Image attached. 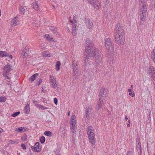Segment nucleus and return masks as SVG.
I'll list each match as a JSON object with an SVG mask.
<instances>
[{"label":"nucleus","mask_w":155,"mask_h":155,"mask_svg":"<svg viewBox=\"0 0 155 155\" xmlns=\"http://www.w3.org/2000/svg\"><path fill=\"white\" fill-rule=\"evenodd\" d=\"M108 0H105V2H107Z\"/></svg>","instance_id":"58"},{"label":"nucleus","mask_w":155,"mask_h":155,"mask_svg":"<svg viewBox=\"0 0 155 155\" xmlns=\"http://www.w3.org/2000/svg\"><path fill=\"white\" fill-rule=\"evenodd\" d=\"M21 139L23 141H25L26 140L27 138L26 137H21Z\"/></svg>","instance_id":"45"},{"label":"nucleus","mask_w":155,"mask_h":155,"mask_svg":"<svg viewBox=\"0 0 155 155\" xmlns=\"http://www.w3.org/2000/svg\"><path fill=\"white\" fill-rule=\"evenodd\" d=\"M38 2H33L31 4L33 8L36 10H38L39 8L38 4Z\"/></svg>","instance_id":"19"},{"label":"nucleus","mask_w":155,"mask_h":155,"mask_svg":"<svg viewBox=\"0 0 155 155\" xmlns=\"http://www.w3.org/2000/svg\"><path fill=\"white\" fill-rule=\"evenodd\" d=\"M76 24H73L72 25V34L74 36H75L77 34V29Z\"/></svg>","instance_id":"21"},{"label":"nucleus","mask_w":155,"mask_h":155,"mask_svg":"<svg viewBox=\"0 0 155 155\" xmlns=\"http://www.w3.org/2000/svg\"><path fill=\"white\" fill-rule=\"evenodd\" d=\"M123 28L121 24L118 23L115 26L114 30V41L118 45H123L125 41Z\"/></svg>","instance_id":"1"},{"label":"nucleus","mask_w":155,"mask_h":155,"mask_svg":"<svg viewBox=\"0 0 155 155\" xmlns=\"http://www.w3.org/2000/svg\"><path fill=\"white\" fill-rule=\"evenodd\" d=\"M132 89H128V91L129 92V95L130 96H132V97H133L134 96L135 94L133 92V94H132Z\"/></svg>","instance_id":"37"},{"label":"nucleus","mask_w":155,"mask_h":155,"mask_svg":"<svg viewBox=\"0 0 155 155\" xmlns=\"http://www.w3.org/2000/svg\"><path fill=\"white\" fill-rule=\"evenodd\" d=\"M127 126L128 127H130V124H129V123H128V124H127Z\"/></svg>","instance_id":"54"},{"label":"nucleus","mask_w":155,"mask_h":155,"mask_svg":"<svg viewBox=\"0 0 155 155\" xmlns=\"http://www.w3.org/2000/svg\"><path fill=\"white\" fill-rule=\"evenodd\" d=\"M107 93L106 89L102 87L99 93V99L97 104V105L96 109L99 110L101 108L103 107L104 106V102L106 100Z\"/></svg>","instance_id":"3"},{"label":"nucleus","mask_w":155,"mask_h":155,"mask_svg":"<svg viewBox=\"0 0 155 155\" xmlns=\"http://www.w3.org/2000/svg\"><path fill=\"white\" fill-rule=\"evenodd\" d=\"M40 144L38 142H36L34 146H31V148L34 152H39L41 147L39 146Z\"/></svg>","instance_id":"12"},{"label":"nucleus","mask_w":155,"mask_h":155,"mask_svg":"<svg viewBox=\"0 0 155 155\" xmlns=\"http://www.w3.org/2000/svg\"><path fill=\"white\" fill-rule=\"evenodd\" d=\"M3 75L4 77L6 79L9 80L10 79L11 77L8 73L6 74L4 73L3 74Z\"/></svg>","instance_id":"29"},{"label":"nucleus","mask_w":155,"mask_h":155,"mask_svg":"<svg viewBox=\"0 0 155 155\" xmlns=\"http://www.w3.org/2000/svg\"><path fill=\"white\" fill-rule=\"evenodd\" d=\"M61 134H65L66 132V130L65 129V127H64V125H63V126L61 125V128L60 129Z\"/></svg>","instance_id":"27"},{"label":"nucleus","mask_w":155,"mask_h":155,"mask_svg":"<svg viewBox=\"0 0 155 155\" xmlns=\"http://www.w3.org/2000/svg\"><path fill=\"white\" fill-rule=\"evenodd\" d=\"M21 147L23 149L25 150L26 149V147L25 144H22L21 145Z\"/></svg>","instance_id":"40"},{"label":"nucleus","mask_w":155,"mask_h":155,"mask_svg":"<svg viewBox=\"0 0 155 155\" xmlns=\"http://www.w3.org/2000/svg\"><path fill=\"white\" fill-rule=\"evenodd\" d=\"M154 155H155V153H154Z\"/></svg>","instance_id":"59"},{"label":"nucleus","mask_w":155,"mask_h":155,"mask_svg":"<svg viewBox=\"0 0 155 155\" xmlns=\"http://www.w3.org/2000/svg\"><path fill=\"white\" fill-rule=\"evenodd\" d=\"M125 118L126 120H127L128 119V118L127 117V116H125Z\"/></svg>","instance_id":"50"},{"label":"nucleus","mask_w":155,"mask_h":155,"mask_svg":"<svg viewBox=\"0 0 155 155\" xmlns=\"http://www.w3.org/2000/svg\"><path fill=\"white\" fill-rule=\"evenodd\" d=\"M105 41L106 49L107 51H110V52H112L113 51V47L111 39L109 38H106L105 40Z\"/></svg>","instance_id":"7"},{"label":"nucleus","mask_w":155,"mask_h":155,"mask_svg":"<svg viewBox=\"0 0 155 155\" xmlns=\"http://www.w3.org/2000/svg\"><path fill=\"white\" fill-rule=\"evenodd\" d=\"M128 123H129V124H130V120H128Z\"/></svg>","instance_id":"56"},{"label":"nucleus","mask_w":155,"mask_h":155,"mask_svg":"<svg viewBox=\"0 0 155 155\" xmlns=\"http://www.w3.org/2000/svg\"><path fill=\"white\" fill-rule=\"evenodd\" d=\"M76 117L75 115H73L71 116L70 122V127L71 130L73 133H75L76 132Z\"/></svg>","instance_id":"6"},{"label":"nucleus","mask_w":155,"mask_h":155,"mask_svg":"<svg viewBox=\"0 0 155 155\" xmlns=\"http://www.w3.org/2000/svg\"><path fill=\"white\" fill-rule=\"evenodd\" d=\"M3 130L0 127V134L1 133L2 131Z\"/></svg>","instance_id":"51"},{"label":"nucleus","mask_w":155,"mask_h":155,"mask_svg":"<svg viewBox=\"0 0 155 155\" xmlns=\"http://www.w3.org/2000/svg\"><path fill=\"white\" fill-rule=\"evenodd\" d=\"M3 70L4 73H8L12 70V66L8 64L4 66Z\"/></svg>","instance_id":"14"},{"label":"nucleus","mask_w":155,"mask_h":155,"mask_svg":"<svg viewBox=\"0 0 155 155\" xmlns=\"http://www.w3.org/2000/svg\"><path fill=\"white\" fill-rule=\"evenodd\" d=\"M85 112L86 118L89 119L90 117V115L93 113L91 108L89 106L87 107L85 110Z\"/></svg>","instance_id":"13"},{"label":"nucleus","mask_w":155,"mask_h":155,"mask_svg":"<svg viewBox=\"0 0 155 155\" xmlns=\"http://www.w3.org/2000/svg\"><path fill=\"white\" fill-rule=\"evenodd\" d=\"M70 111H69L68 112V116H69L70 115Z\"/></svg>","instance_id":"55"},{"label":"nucleus","mask_w":155,"mask_h":155,"mask_svg":"<svg viewBox=\"0 0 155 155\" xmlns=\"http://www.w3.org/2000/svg\"><path fill=\"white\" fill-rule=\"evenodd\" d=\"M76 155H77V154Z\"/></svg>","instance_id":"60"},{"label":"nucleus","mask_w":155,"mask_h":155,"mask_svg":"<svg viewBox=\"0 0 155 155\" xmlns=\"http://www.w3.org/2000/svg\"><path fill=\"white\" fill-rule=\"evenodd\" d=\"M85 42L86 44V47L89 46H92L91 43L90 41V40L89 38L86 39Z\"/></svg>","instance_id":"28"},{"label":"nucleus","mask_w":155,"mask_h":155,"mask_svg":"<svg viewBox=\"0 0 155 155\" xmlns=\"http://www.w3.org/2000/svg\"><path fill=\"white\" fill-rule=\"evenodd\" d=\"M42 54L44 56L47 57L48 56V54H46V52H45L42 53Z\"/></svg>","instance_id":"41"},{"label":"nucleus","mask_w":155,"mask_h":155,"mask_svg":"<svg viewBox=\"0 0 155 155\" xmlns=\"http://www.w3.org/2000/svg\"><path fill=\"white\" fill-rule=\"evenodd\" d=\"M40 141L41 143H44L45 140V138L44 136H42L40 139Z\"/></svg>","instance_id":"36"},{"label":"nucleus","mask_w":155,"mask_h":155,"mask_svg":"<svg viewBox=\"0 0 155 155\" xmlns=\"http://www.w3.org/2000/svg\"><path fill=\"white\" fill-rule=\"evenodd\" d=\"M29 54V48L28 47H26L23 50L21 55L23 58L27 57Z\"/></svg>","instance_id":"15"},{"label":"nucleus","mask_w":155,"mask_h":155,"mask_svg":"<svg viewBox=\"0 0 155 155\" xmlns=\"http://www.w3.org/2000/svg\"><path fill=\"white\" fill-rule=\"evenodd\" d=\"M88 2L94 6L95 8L97 9H99L101 7V5L99 1L96 0H87Z\"/></svg>","instance_id":"10"},{"label":"nucleus","mask_w":155,"mask_h":155,"mask_svg":"<svg viewBox=\"0 0 155 155\" xmlns=\"http://www.w3.org/2000/svg\"><path fill=\"white\" fill-rule=\"evenodd\" d=\"M70 22H71V23H73V21H72V20H70Z\"/></svg>","instance_id":"57"},{"label":"nucleus","mask_w":155,"mask_h":155,"mask_svg":"<svg viewBox=\"0 0 155 155\" xmlns=\"http://www.w3.org/2000/svg\"><path fill=\"white\" fill-rule=\"evenodd\" d=\"M17 131H18V132H23L25 131V129L24 127H21L18 128Z\"/></svg>","instance_id":"30"},{"label":"nucleus","mask_w":155,"mask_h":155,"mask_svg":"<svg viewBox=\"0 0 155 155\" xmlns=\"http://www.w3.org/2000/svg\"><path fill=\"white\" fill-rule=\"evenodd\" d=\"M37 107L40 108L42 110H43L45 109H48V107H44L43 106L41 105H38Z\"/></svg>","instance_id":"32"},{"label":"nucleus","mask_w":155,"mask_h":155,"mask_svg":"<svg viewBox=\"0 0 155 155\" xmlns=\"http://www.w3.org/2000/svg\"><path fill=\"white\" fill-rule=\"evenodd\" d=\"M49 78L50 83L51 84V87L56 89L58 87L56 79L51 75H50Z\"/></svg>","instance_id":"9"},{"label":"nucleus","mask_w":155,"mask_h":155,"mask_svg":"<svg viewBox=\"0 0 155 155\" xmlns=\"http://www.w3.org/2000/svg\"><path fill=\"white\" fill-rule=\"evenodd\" d=\"M49 41H51V42H54V39L53 38H51V37L50 38Z\"/></svg>","instance_id":"46"},{"label":"nucleus","mask_w":155,"mask_h":155,"mask_svg":"<svg viewBox=\"0 0 155 155\" xmlns=\"http://www.w3.org/2000/svg\"><path fill=\"white\" fill-rule=\"evenodd\" d=\"M6 100V98L5 97H0V102H5Z\"/></svg>","instance_id":"34"},{"label":"nucleus","mask_w":155,"mask_h":155,"mask_svg":"<svg viewBox=\"0 0 155 155\" xmlns=\"http://www.w3.org/2000/svg\"><path fill=\"white\" fill-rule=\"evenodd\" d=\"M87 131L90 143L94 144L95 143V134L93 127L92 126H88L87 128Z\"/></svg>","instance_id":"5"},{"label":"nucleus","mask_w":155,"mask_h":155,"mask_svg":"<svg viewBox=\"0 0 155 155\" xmlns=\"http://www.w3.org/2000/svg\"><path fill=\"white\" fill-rule=\"evenodd\" d=\"M140 20L141 21L145 20L146 17L147 8L143 3L144 0H140Z\"/></svg>","instance_id":"4"},{"label":"nucleus","mask_w":155,"mask_h":155,"mask_svg":"<svg viewBox=\"0 0 155 155\" xmlns=\"http://www.w3.org/2000/svg\"><path fill=\"white\" fill-rule=\"evenodd\" d=\"M101 53L97 49L92 46L86 47H85V55L89 57H93L96 56L95 62L97 63H99L101 59Z\"/></svg>","instance_id":"2"},{"label":"nucleus","mask_w":155,"mask_h":155,"mask_svg":"<svg viewBox=\"0 0 155 155\" xmlns=\"http://www.w3.org/2000/svg\"><path fill=\"white\" fill-rule=\"evenodd\" d=\"M20 112L19 111H18L17 112H15L13 113V114L12 115V116L13 117H15L17 116L18 115H19L20 114Z\"/></svg>","instance_id":"38"},{"label":"nucleus","mask_w":155,"mask_h":155,"mask_svg":"<svg viewBox=\"0 0 155 155\" xmlns=\"http://www.w3.org/2000/svg\"><path fill=\"white\" fill-rule=\"evenodd\" d=\"M38 75V73H36L32 75L30 78L29 81H30L32 82L36 79V77Z\"/></svg>","instance_id":"23"},{"label":"nucleus","mask_w":155,"mask_h":155,"mask_svg":"<svg viewBox=\"0 0 155 155\" xmlns=\"http://www.w3.org/2000/svg\"><path fill=\"white\" fill-rule=\"evenodd\" d=\"M45 37L46 39V40H47V41H49L50 38H51L50 37V36L48 35H45Z\"/></svg>","instance_id":"39"},{"label":"nucleus","mask_w":155,"mask_h":155,"mask_svg":"<svg viewBox=\"0 0 155 155\" xmlns=\"http://www.w3.org/2000/svg\"><path fill=\"white\" fill-rule=\"evenodd\" d=\"M91 59L89 57L86 56V58L84 61V63L83 66L85 69H88L90 65L92 64V62L91 61Z\"/></svg>","instance_id":"11"},{"label":"nucleus","mask_w":155,"mask_h":155,"mask_svg":"<svg viewBox=\"0 0 155 155\" xmlns=\"http://www.w3.org/2000/svg\"><path fill=\"white\" fill-rule=\"evenodd\" d=\"M25 112L26 114H28L30 112L29 105L28 104H27L25 106L24 109Z\"/></svg>","instance_id":"26"},{"label":"nucleus","mask_w":155,"mask_h":155,"mask_svg":"<svg viewBox=\"0 0 155 155\" xmlns=\"http://www.w3.org/2000/svg\"><path fill=\"white\" fill-rule=\"evenodd\" d=\"M43 21V22H44V24H45V23H46L47 22H46V20H45V19H43V20H42Z\"/></svg>","instance_id":"48"},{"label":"nucleus","mask_w":155,"mask_h":155,"mask_svg":"<svg viewBox=\"0 0 155 155\" xmlns=\"http://www.w3.org/2000/svg\"><path fill=\"white\" fill-rule=\"evenodd\" d=\"M85 24L87 28L89 29L92 28L93 27V24L92 22L89 19H87L85 20Z\"/></svg>","instance_id":"17"},{"label":"nucleus","mask_w":155,"mask_h":155,"mask_svg":"<svg viewBox=\"0 0 155 155\" xmlns=\"http://www.w3.org/2000/svg\"><path fill=\"white\" fill-rule=\"evenodd\" d=\"M54 103L55 104H57L58 103V99L56 98H55L54 99Z\"/></svg>","instance_id":"42"},{"label":"nucleus","mask_w":155,"mask_h":155,"mask_svg":"<svg viewBox=\"0 0 155 155\" xmlns=\"http://www.w3.org/2000/svg\"><path fill=\"white\" fill-rule=\"evenodd\" d=\"M151 57L155 64V49L153 50L151 54Z\"/></svg>","instance_id":"24"},{"label":"nucleus","mask_w":155,"mask_h":155,"mask_svg":"<svg viewBox=\"0 0 155 155\" xmlns=\"http://www.w3.org/2000/svg\"><path fill=\"white\" fill-rule=\"evenodd\" d=\"M72 67L74 74L76 78H77L79 72V69L77 64V61L75 60H74L72 62Z\"/></svg>","instance_id":"8"},{"label":"nucleus","mask_w":155,"mask_h":155,"mask_svg":"<svg viewBox=\"0 0 155 155\" xmlns=\"http://www.w3.org/2000/svg\"><path fill=\"white\" fill-rule=\"evenodd\" d=\"M33 102L34 104L37 107V105H39L38 104H37V102L36 101H35L33 100Z\"/></svg>","instance_id":"44"},{"label":"nucleus","mask_w":155,"mask_h":155,"mask_svg":"<svg viewBox=\"0 0 155 155\" xmlns=\"http://www.w3.org/2000/svg\"><path fill=\"white\" fill-rule=\"evenodd\" d=\"M76 17L75 16H74L73 17V20H74L75 19V18H76Z\"/></svg>","instance_id":"52"},{"label":"nucleus","mask_w":155,"mask_h":155,"mask_svg":"<svg viewBox=\"0 0 155 155\" xmlns=\"http://www.w3.org/2000/svg\"><path fill=\"white\" fill-rule=\"evenodd\" d=\"M44 134L47 136H49L51 135V132L49 131H47L45 132Z\"/></svg>","instance_id":"33"},{"label":"nucleus","mask_w":155,"mask_h":155,"mask_svg":"<svg viewBox=\"0 0 155 155\" xmlns=\"http://www.w3.org/2000/svg\"><path fill=\"white\" fill-rule=\"evenodd\" d=\"M61 65V63L59 61H58L56 64V68L57 70L58 71L60 69V67Z\"/></svg>","instance_id":"31"},{"label":"nucleus","mask_w":155,"mask_h":155,"mask_svg":"<svg viewBox=\"0 0 155 155\" xmlns=\"http://www.w3.org/2000/svg\"><path fill=\"white\" fill-rule=\"evenodd\" d=\"M18 17H15L11 21V25L12 27L16 26L19 24Z\"/></svg>","instance_id":"16"},{"label":"nucleus","mask_w":155,"mask_h":155,"mask_svg":"<svg viewBox=\"0 0 155 155\" xmlns=\"http://www.w3.org/2000/svg\"><path fill=\"white\" fill-rule=\"evenodd\" d=\"M147 70L149 74H152L153 79L155 81V69H153L152 70V69L151 68H149Z\"/></svg>","instance_id":"18"},{"label":"nucleus","mask_w":155,"mask_h":155,"mask_svg":"<svg viewBox=\"0 0 155 155\" xmlns=\"http://www.w3.org/2000/svg\"><path fill=\"white\" fill-rule=\"evenodd\" d=\"M137 148V151L139 153H141V146L140 145V142L139 141L137 142V143L136 144Z\"/></svg>","instance_id":"20"},{"label":"nucleus","mask_w":155,"mask_h":155,"mask_svg":"<svg viewBox=\"0 0 155 155\" xmlns=\"http://www.w3.org/2000/svg\"><path fill=\"white\" fill-rule=\"evenodd\" d=\"M126 155H133V154L132 152L129 151L127 153Z\"/></svg>","instance_id":"43"},{"label":"nucleus","mask_w":155,"mask_h":155,"mask_svg":"<svg viewBox=\"0 0 155 155\" xmlns=\"http://www.w3.org/2000/svg\"><path fill=\"white\" fill-rule=\"evenodd\" d=\"M39 84H38V85H39L42 82V80L41 79H39Z\"/></svg>","instance_id":"47"},{"label":"nucleus","mask_w":155,"mask_h":155,"mask_svg":"<svg viewBox=\"0 0 155 155\" xmlns=\"http://www.w3.org/2000/svg\"><path fill=\"white\" fill-rule=\"evenodd\" d=\"M9 58H10V59H12V55H10L9 56Z\"/></svg>","instance_id":"49"},{"label":"nucleus","mask_w":155,"mask_h":155,"mask_svg":"<svg viewBox=\"0 0 155 155\" xmlns=\"http://www.w3.org/2000/svg\"><path fill=\"white\" fill-rule=\"evenodd\" d=\"M8 54L5 51H0V56L3 57L8 56Z\"/></svg>","instance_id":"25"},{"label":"nucleus","mask_w":155,"mask_h":155,"mask_svg":"<svg viewBox=\"0 0 155 155\" xmlns=\"http://www.w3.org/2000/svg\"><path fill=\"white\" fill-rule=\"evenodd\" d=\"M133 87V85H131V87L130 88L131 89H132Z\"/></svg>","instance_id":"53"},{"label":"nucleus","mask_w":155,"mask_h":155,"mask_svg":"<svg viewBox=\"0 0 155 155\" xmlns=\"http://www.w3.org/2000/svg\"><path fill=\"white\" fill-rule=\"evenodd\" d=\"M50 30L55 35H57L58 32L57 31L56 28L55 27L51 26L49 28Z\"/></svg>","instance_id":"22"},{"label":"nucleus","mask_w":155,"mask_h":155,"mask_svg":"<svg viewBox=\"0 0 155 155\" xmlns=\"http://www.w3.org/2000/svg\"><path fill=\"white\" fill-rule=\"evenodd\" d=\"M19 9L20 11L23 14H24L25 12V9L24 8L23 6H21L19 8Z\"/></svg>","instance_id":"35"}]
</instances>
